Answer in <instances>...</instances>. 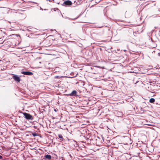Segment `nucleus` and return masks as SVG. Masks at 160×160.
Instances as JSON below:
<instances>
[{
    "instance_id": "nucleus-3",
    "label": "nucleus",
    "mask_w": 160,
    "mask_h": 160,
    "mask_svg": "<svg viewBox=\"0 0 160 160\" xmlns=\"http://www.w3.org/2000/svg\"><path fill=\"white\" fill-rule=\"evenodd\" d=\"M13 78L15 81H17L18 82H19L20 81V78L17 75H14L13 76Z\"/></svg>"
},
{
    "instance_id": "nucleus-12",
    "label": "nucleus",
    "mask_w": 160,
    "mask_h": 160,
    "mask_svg": "<svg viewBox=\"0 0 160 160\" xmlns=\"http://www.w3.org/2000/svg\"><path fill=\"white\" fill-rule=\"evenodd\" d=\"M119 115H120V116H121V115H122V114H120Z\"/></svg>"
},
{
    "instance_id": "nucleus-10",
    "label": "nucleus",
    "mask_w": 160,
    "mask_h": 160,
    "mask_svg": "<svg viewBox=\"0 0 160 160\" xmlns=\"http://www.w3.org/2000/svg\"><path fill=\"white\" fill-rule=\"evenodd\" d=\"M2 158V157L0 155V159Z\"/></svg>"
},
{
    "instance_id": "nucleus-7",
    "label": "nucleus",
    "mask_w": 160,
    "mask_h": 160,
    "mask_svg": "<svg viewBox=\"0 0 160 160\" xmlns=\"http://www.w3.org/2000/svg\"><path fill=\"white\" fill-rule=\"evenodd\" d=\"M155 100L154 98H151L150 100H149V102H150V103H153L155 102Z\"/></svg>"
},
{
    "instance_id": "nucleus-1",
    "label": "nucleus",
    "mask_w": 160,
    "mask_h": 160,
    "mask_svg": "<svg viewBox=\"0 0 160 160\" xmlns=\"http://www.w3.org/2000/svg\"><path fill=\"white\" fill-rule=\"evenodd\" d=\"M23 114L27 119H32V116L29 114L24 112L23 113Z\"/></svg>"
},
{
    "instance_id": "nucleus-13",
    "label": "nucleus",
    "mask_w": 160,
    "mask_h": 160,
    "mask_svg": "<svg viewBox=\"0 0 160 160\" xmlns=\"http://www.w3.org/2000/svg\"><path fill=\"white\" fill-rule=\"evenodd\" d=\"M2 39V38H0V39Z\"/></svg>"
},
{
    "instance_id": "nucleus-14",
    "label": "nucleus",
    "mask_w": 160,
    "mask_h": 160,
    "mask_svg": "<svg viewBox=\"0 0 160 160\" xmlns=\"http://www.w3.org/2000/svg\"><path fill=\"white\" fill-rule=\"evenodd\" d=\"M1 43V42H0V43Z\"/></svg>"
},
{
    "instance_id": "nucleus-8",
    "label": "nucleus",
    "mask_w": 160,
    "mask_h": 160,
    "mask_svg": "<svg viewBox=\"0 0 160 160\" xmlns=\"http://www.w3.org/2000/svg\"><path fill=\"white\" fill-rule=\"evenodd\" d=\"M32 135L33 136L35 137L38 136L36 132H34L32 133Z\"/></svg>"
},
{
    "instance_id": "nucleus-2",
    "label": "nucleus",
    "mask_w": 160,
    "mask_h": 160,
    "mask_svg": "<svg viewBox=\"0 0 160 160\" xmlns=\"http://www.w3.org/2000/svg\"><path fill=\"white\" fill-rule=\"evenodd\" d=\"M22 74L28 75H33V73L28 71H23L21 72Z\"/></svg>"
},
{
    "instance_id": "nucleus-6",
    "label": "nucleus",
    "mask_w": 160,
    "mask_h": 160,
    "mask_svg": "<svg viewBox=\"0 0 160 160\" xmlns=\"http://www.w3.org/2000/svg\"><path fill=\"white\" fill-rule=\"evenodd\" d=\"M45 157L48 159H50L51 158V155H46L45 156Z\"/></svg>"
},
{
    "instance_id": "nucleus-5",
    "label": "nucleus",
    "mask_w": 160,
    "mask_h": 160,
    "mask_svg": "<svg viewBox=\"0 0 160 160\" xmlns=\"http://www.w3.org/2000/svg\"><path fill=\"white\" fill-rule=\"evenodd\" d=\"M77 92L76 90H73L69 95L70 96H78L77 95Z\"/></svg>"
},
{
    "instance_id": "nucleus-4",
    "label": "nucleus",
    "mask_w": 160,
    "mask_h": 160,
    "mask_svg": "<svg viewBox=\"0 0 160 160\" xmlns=\"http://www.w3.org/2000/svg\"><path fill=\"white\" fill-rule=\"evenodd\" d=\"M72 4V2L69 0L66 1L65 2H64L63 5L64 4L65 5H68V6H70Z\"/></svg>"
},
{
    "instance_id": "nucleus-9",
    "label": "nucleus",
    "mask_w": 160,
    "mask_h": 160,
    "mask_svg": "<svg viewBox=\"0 0 160 160\" xmlns=\"http://www.w3.org/2000/svg\"><path fill=\"white\" fill-rule=\"evenodd\" d=\"M58 137L59 138H60V139H63V137L62 136V135H60V134H59L58 135Z\"/></svg>"
},
{
    "instance_id": "nucleus-11",
    "label": "nucleus",
    "mask_w": 160,
    "mask_h": 160,
    "mask_svg": "<svg viewBox=\"0 0 160 160\" xmlns=\"http://www.w3.org/2000/svg\"><path fill=\"white\" fill-rule=\"evenodd\" d=\"M54 111H55V112H56V110L55 109H54Z\"/></svg>"
}]
</instances>
